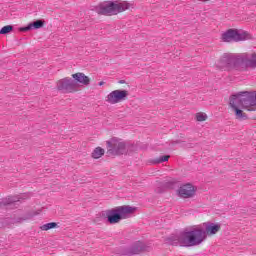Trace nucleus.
<instances>
[{
	"mask_svg": "<svg viewBox=\"0 0 256 256\" xmlns=\"http://www.w3.org/2000/svg\"><path fill=\"white\" fill-rule=\"evenodd\" d=\"M98 85L101 87V86L105 85V82L101 81L98 83Z\"/></svg>",
	"mask_w": 256,
	"mask_h": 256,
	"instance_id": "393cba45",
	"label": "nucleus"
},
{
	"mask_svg": "<svg viewBox=\"0 0 256 256\" xmlns=\"http://www.w3.org/2000/svg\"><path fill=\"white\" fill-rule=\"evenodd\" d=\"M168 245H179L180 247H197L191 238V230L181 232L180 234H172L166 238Z\"/></svg>",
	"mask_w": 256,
	"mask_h": 256,
	"instance_id": "423d86ee",
	"label": "nucleus"
},
{
	"mask_svg": "<svg viewBox=\"0 0 256 256\" xmlns=\"http://www.w3.org/2000/svg\"><path fill=\"white\" fill-rule=\"evenodd\" d=\"M127 97H129V91L114 90L107 95L106 103H110V105H117V103H121V101H126Z\"/></svg>",
	"mask_w": 256,
	"mask_h": 256,
	"instance_id": "9d476101",
	"label": "nucleus"
},
{
	"mask_svg": "<svg viewBox=\"0 0 256 256\" xmlns=\"http://www.w3.org/2000/svg\"><path fill=\"white\" fill-rule=\"evenodd\" d=\"M202 227L193 228L190 232V236L192 241L198 245H201L203 241L207 239V236L217 235L219 231H221V224L220 223H213V222H204Z\"/></svg>",
	"mask_w": 256,
	"mask_h": 256,
	"instance_id": "7ed1b4c3",
	"label": "nucleus"
},
{
	"mask_svg": "<svg viewBox=\"0 0 256 256\" xmlns=\"http://www.w3.org/2000/svg\"><path fill=\"white\" fill-rule=\"evenodd\" d=\"M233 65V56L224 55V57L217 64L218 69H225V67H231Z\"/></svg>",
	"mask_w": 256,
	"mask_h": 256,
	"instance_id": "f3484780",
	"label": "nucleus"
},
{
	"mask_svg": "<svg viewBox=\"0 0 256 256\" xmlns=\"http://www.w3.org/2000/svg\"><path fill=\"white\" fill-rule=\"evenodd\" d=\"M170 155H163L160 156L159 158H156L152 160L153 165H159V163H167L169 161Z\"/></svg>",
	"mask_w": 256,
	"mask_h": 256,
	"instance_id": "aec40b11",
	"label": "nucleus"
},
{
	"mask_svg": "<svg viewBox=\"0 0 256 256\" xmlns=\"http://www.w3.org/2000/svg\"><path fill=\"white\" fill-rule=\"evenodd\" d=\"M196 120L197 121H207V114H205V113H197L196 114Z\"/></svg>",
	"mask_w": 256,
	"mask_h": 256,
	"instance_id": "b1692460",
	"label": "nucleus"
},
{
	"mask_svg": "<svg viewBox=\"0 0 256 256\" xmlns=\"http://www.w3.org/2000/svg\"><path fill=\"white\" fill-rule=\"evenodd\" d=\"M103 155H105V149L101 148V147H96L92 153H91V157L92 159H101V157H103Z\"/></svg>",
	"mask_w": 256,
	"mask_h": 256,
	"instance_id": "6ab92c4d",
	"label": "nucleus"
},
{
	"mask_svg": "<svg viewBox=\"0 0 256 256\" xmlns=\"http://www.w3.org/2000/svg\"><path fill=\"white\" fill-rule=\"evenodd\" d=\"M10 225H11V219L9 218H4L0 221L1 228L9 227Z\"/></svg>",
	"mask_w": 256,
	"mask_h": 256,
	"instance_id": "5701e85b",
	"label": "nucleus"
},
{
	"mask_svg": "<svg viewBox=\"0 0 256 256\" xmlns=\"http://www.w3.org/2000/svg\"><path fill=\"white\" fill-rule=\"evenodd\" d=\"M249 37L251 35L248 32H240L238 29L231 28L222 34L221 39L224 43H239V41H247Z\"/></svg>",
	"mask_w": 256,
	"mask_h": 256,
	"instance_id": "0eeeda50",
	"label": "nucleus"
},
{
	"mask_svg": "<svg viewBox=\"0 0 256 256\" xmlns=\"http://www.w3.org/2000/svg\"><path fill=\"white\" fill-rule=\"evenodd\" d=\"M175 186V182H160L158 183V186L155 189V193L161 194L165 193L167 189H173Z\"/></svg>",
	"mask_w": 256,
	"mask_h": 256,
	"instance_id": "dca6fc26",
	"label": "nucleus"
},
{
	"mask_svg": "<svg viewBox=\"0 0 256 256\" xmlns=\"http://www.w3.org/2000/svg\"><path fill=\"white\" fill-rule=\"evenodd\" d=\"M177 192L182 199H191V197H195L197 188L191 183H186L180 186Z\"/></svg>",
	"mask_w": 256,
	"mask_h": 256,
	"instance_id": "ddd939ff",
	"label": "nucleus"
},
{
	"mask_svg": "<svg viewBox=\"0 0 256 256\" xmlns=\"http://www.w3.org/2000/svg\"><path fill=\"white\" fill-rule=\"evenodd\" d=\"M77 87V82L70 77L62 78L56 83V89L62 93H75V91H77Z\"/></svg>",
	"mask_w": 256,
	"mask_h": 256,
	"instance_id": "1a4fd4ad",
	"label": "nucleus"
},
{
	"mask_svg": "<svg viewBox=\"0 0 256 256\" xmlns=\"http://www.w3.org/2000/svg\"><path fill=\"white\" fill-rule=\"evenodd\" d=\"M144 251H149V246L145 245V243L141 241H136L130 247L124 248L122 250V255L123 256L139 255V253H143Z\"/></svg>",
	"mask_w": 256,
	"mask_h": 256,
	"instance_id": "9b49d317",
	"label": "nucleus"
},
{
	"mask_svg": "<svg viewBox=\"0 0 256 256\" xmlns=\"http://www.w3.org/2000/svg\"><path fill=\"white\" fill-rule=\"evenodd\" d=\"M233 67H241L244 65L246 69H256V52L252 53L250 57L247 56H238L233 57L232 61Z\"/></svg>",
	"mask_w": 256,
	"mask_h": 256,
	"instance_id": "6e6552de",
	"label": "nucleus"
},
{
	"mask_svg": "<svg viewBox=\"0 0 256 256\" xmlns=\"http://www.w3.org/2000/svg\"><path fill=\"white\" fill-rule=\"evenodd\" d=\"M58 225L56 222H49L40 227L41 231H49L51 229H57Z\"/></svg>",
	"mask_w": 256,
	"mask_h": 256,
	"instance_id": "412c9836",
	"label": "nucleus"
},
{
	"mask_svg": "<svg viewBox=\"0 0 256 256\" xmlns=\"http://www.w3.org/2000/svg\"><path fill=\"white\" fill-rule=\"evenodd\" d=\"M247 94V97L244 98V105H253V107H256V91H245Z\"/></svg>",
	"mask_w": 256,
	"mask_h": 256,
	"instance_id": "a211bd4d",
	"label": "nucleus"
},
{
	"mask_svg": "<svg viewBox=\"0 0 256 256\" xmlns=\"http://www.w3.org/2000/svg\"><path fill=\"white\" fill-rule=\"evenodd\" d=\"M13 31V25H6L0 29V35H9Z\"/></svg>",
	"mask_w": 256,
	"mask_h": 256,
	"instance_id": "4be33fe9",
	"label": "nucleus"
},
{
	"mask_svg": "<svg viewBox=\"0 0 256 256\" xmlns=\"http://www.w3.org/2000/svg\"><path fill=\"white\" fill-rule=\"evenodd\" d=\"M45 25L44 20H36L29 23L27 26L20 27L19 31L21 33H27V31H33V29H41Z\"/></svg>",
	"mask_w": 256,
	"mask_h": 256,
	"instance_id": "2eb2a0df",
	"label": "nucleus"
},
{
	"mask_svg": "<svg viewBox=\"0 0 256 256\" xmlns=\"http://www.w3.org/2000/svg\"><path fill=\"white\" fill-rule=\"evenodd\" d=\"M118 83H120V85L125 84V80H120Z\"/></svg>",
	"mask_w": 256,
	"mask_h": 256,
	"instance_id": "a878e982",
	"label": "nucleus"
},
{
	"mask_svg": "<svg viewBox=\"0 0 256 256\" xmlns=\"http://www.w3.org/2000/svg\"><path fill=\"white\" fill-rule=\"evenodd\" d=\"M131 5L127 1L110 0L104 1L95 6V11L98 15H105L106 17H113V15H119L123 11H127Z\"/></svg>",
	"mask_w": 256,
	"mask_h": 256,
	"instance_id": "f03ea898",
	"label": "nucleus"
},
{
	"mask_svg": "<svg viewBox=\"0 0 256 256\" xmlns=\"http://www.w3.org/2000/svg\"><path fill=\"white\" fill-rule=\"evenodd\" d=\"M135 211H137V207L123 205L103 211L101 217L107 219V223L110 225H117L123 219H129L130 215H133Z\"/></svg>",
	"mask_w": 256,
	"mask_h": 256,
	"instance_id": "f257e3e1",
	"label": "nucleus"
},
{
	"mask_svg": "<svg viewBox=\"0 0 256 256\" xmlns=\"http://www.w3.org/2000/svg\"><path fill=\"white\" fill-rule=\"evenodd\" d=\"M107 156L117 157L119 155H127V143L120 138L113 137L106 141Z\"/></svg>",
	"mask_w": 256,
	"mask_h": 256,
	"instance_id": "39448f33",
	"label": "nucleus"
},
{
	"mask_svg": "<svg viewBox=\"0 0 256 256\" xmlns=\"http://www.w3.org/2000/svg\"><path fill=\"white\" fill-rule=\"evenodd\" d=\"M248 111H253L252 109H248Z\"/></svg>",
	"mask_w": 256,
	"mask_h": 256,
	"instance_id": "bb28decb",
	"label": "nucleus"
},
{
	"mask_svg": "<svg viewBox=\"0 0 256 256\" xmlns=\"http://www.w3.org/2000/svg\"><path fill=\"white\" fill-rule=\"evenodd\" d=\"M245 99H247V92L245 91L230 96L229 105L232 111H234L238 121H247L249 119V116H247L241 109H249V107H253V105H246ZM239 107H241V109Z\"/></svg>",
	"mask_w": 256,
	"mask_h": 256,
	"instance_id": "20e7f679",
	"label": "nucleus"
},
{
	"mask_svg": "<svg viewBox=\"0 0 256 256\" xmlns=\"http://www.w3.org/2000/svg\"><path fill=\"white\" fill-rule=\"evenodd\" d=\"M22 196H8L0 199V209H17L21 205Z\"/></svg>",
	"mask_w": 256,
	"mask_h": 256,
	"instance_id": "f8f14e48",
	"label": "nucleus"
},
{
	"mask_svg": "<svg viewBox=\"0 0 256 256\" xmlns=\"http://www.w3.org/2000/svg\"><path fill=\"white\" fill-rule=\"evenodd\" d=\"M72 81H74L76 85L77 83H80V85H85L86 87L91 85V79L83 72L72 74Z\"/></svg>",
	"mask_w": 256,
	"mask_h": 256,
	"instance_id": "4468645a",
	"label": "nucleus"
}]
</instances>
